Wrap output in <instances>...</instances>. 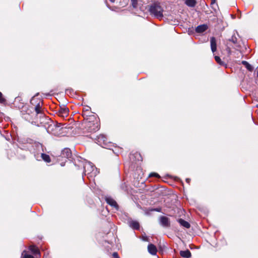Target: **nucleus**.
<instances>
[{"label":"nucleus","mask_w":258,"mask_h":258,"mask_svg":"<svg viewBox=\"0 0 258 258\" xmlns=\"http://www.w3.org/2000/svg\"><path fill=\"white\" fill-rule=\"evenodd\" d=\"M62 127L60 124L55 123H51L47 127V132L50 134L55 136H61L62 135Z\"/></svg>","instance_id":"obj_1"},{"label":"nucleus","mask_w":258,"mask_h":258,"mask_svg":"<svg viewBox=\"0 0 258 258\" xmlns=\"http://www.w3.org/2000/svg\"><path fill=\"white\" fill-rule=\"evenodd\" d=\"M149 12L157 18L163 17V9L159 3H155L150 6Z\"/></svg>","instance_id":"obj_2"},{"label":"nucleus","mask_w":258,"mask_h":258,"mask_svg":"<svg viewBox=\"0 0 258 258\" xmlns=\"http://www.w3.org/2000/svg\"><path fill=\"white\" fill-rule=\"evenodd\" d=\"M30 103L32 107L34 108L36 114L41 113V107L42 105V101L40 99L34 97L31 99Z\"/></svg>","instance_id":"obj_3"},{"label":"nucleus","mask_w":258,"mask_h":258,"mask_svg":"<svg viewBox=\"0 0 258 258\" xmlns=\"http://www.w3.org/2000/svg\"><path fill=\"white\" fill-rule=\"evenodd\" d=\"M84 172L85 174L90 175V176H96L97 170L91 163H86L84 165Z\"/></svg>","instance_id":"obj_4"},{"label":"nucleus","mask_w":258,"mask_h":258,"mask_svg":"<svg viewBox=\"0 0 258 258\" xmlns=\"http://www.w3.org/2000/svg\"><path fill=\"white\" fill-rule=\"evenodd\" d=\"M86 126L90 132H96L99 128V125L97 121L93 123H91V122L89 121L87 123Z\"/></svg>","instance_id":"obj_5"},{"label":"nucleus","mask_w":258,"mask_h":258,"mask_svg":"<svg viewBox=\"0 0 258 258\" xmlns=\"http://www.w3.org/2000/svg\"><path fill=\"white\" fill-rule=\"evenodd\" d=\"M69 108L63 106L62 107H60V108L58 110L57 114L59 116L64 118L68 116L69 115Z\"/></svg>","instance_id":"obj_6"},{"label":"nucleus","mask_w":258,"mask_h":258,"mask_svg":"<svg viewBox=\"0 0 258 258\" xmlns=\"http://www.w3.org/2000/svg\"><path fill=\"white\" fill-rule=\"evenodd\" d=\"M96 140L97 143L102 147L105 145L107 143V138L104 135H100L97 136Z\"/></svg>","instance_id":"obj_7"},{"label":"nucleus","mask_w":258,"mask_h":258,"mask_svg":"<svg viewBox=\"0 0 258 258\" xmlns=\"http://www.w3.org/2000/svg\"><path fill=\"white\" fill-rule=\"evenodd\" d=\"M160 223L164 227H169L170 226L169 219L165 216H161L160 217Z\"/></svg>","instance_id":"obj_8"},{"label":"nucleus","mask_w":258,"mask_h":258,"mask_svg":"<svg viewBox=\"0 0 258 258\" xmlns=\"http://www.w3.org/2000/svg\"><path fill=\"white\" fill-rule=\"evenodd\" d=\"M29 250L36 256V258L40 257V253L39 249L34 245H31L29 248Z\"/></svg>","instance_id":"obj_9"},{"label":"nucleus","mask_w":258,"mask_h":258,"mask_svg":"<svg viewBox=\"0 0 258 258\" xmlns=\"http://www.w3.org/2000/svg\"><path fill=\"white\" fill-rule=\"evenodd\" d=\"M105 200L107 204L115 208L116 210H118V206L115 200L110 197L106 198Z\"/></svg>","instance_id":"obj_10"},{"label":"nucleus","mask_w":258,"mask_h":258,"mask_svg":"<svg viewBox=\"0 0 258 258\" xmlns=\"http://www.w3.org/2000/svg\"><path fill=\"white\" fill-rule=\"evenodd\" d=\"M61 156L66 158H70L72 156V152L70 149L65 148L61 152Z\"/></svg>","instance_id":"obj_11"},{"label":"nucleus","mask_w":258,"mask_h":258,"mask_svg":"<svg viewBox=\"0 0 258 258\" xmlns=\"http://www.w3.org/2000/svg\"><path fill=\"white\" fill-rule=\"evenodd\" d=\"M211 48L212 51L214 53L217 50V42L215 37H212L210 39Z\"/></svg>","instance_id":"obj_12"},{"label":"nucleus","mask_w":258,"mask_h":258,"mask_svg":"<svg viewBox=\"0 0 258 258\" xmlns=\"http://www.w3.org/2000/svg\"><path fill=\"white\" fill-rule=\"evenodd\" d=\"M148 252L152 255L156 254L157 250L156 247L153 244H149L148 246Z\"/></svg>","instance_id":"obj_13"},{"label":"nucleus","mask_w":258,"mask_h":258,"mask_svg":"<svg viewBox=\"0 0 258 258\" xmlns=\"http://www.w3.org/2000/svg\"><path fill=\"white\" fill-rule=\"evenodd\" d=\"M208 28V26L206 24L201 25L196 28V31L197 33H202L207 30Z\"/></svg>","instance_id":"obj_14"},{"label":"nucleus","mask_w":258,"mask_h":258,"mask_svg":"<svg viewBox=\"0 0 258 258\" xmlns=\"http://www.w3.org/2000/svg\"><path fill=\"white\" fill-rule=\"evenodd\" d=\"M129 225L134 229H139L140 228V224L139 222L136 221H131L129 222Z\"/></svg>","instance_id":"obj_15"},{"label":"nucleus","mask_w":258,"mask_h":258,"mask_svg":"<svg viewBox=\"0 0 258 258\" xmlns=\"http://www.w3.org/2000/svg\"><path fill=\"white\" fill-rule=\"evenodd\" d=\"M180 255L184 258H189L191 256V253L189 250L180 251Z\"/></svg>","instance_id":"obj_16"},{"label":"nucleus","mask_w":258,"mask_h":258,"mask_svg":"<svg viewBox=\"0 0 258 258\" xmlns=\"http://www.w3.org/2000/svg\"><path fill=\"white\" fill-rule=\"evenodd\" d=\"M178 222L181 226L185 228H189L190 227L189 223L182 219H179L178 220Z\"/></svg>","instance_id":"obj_17"},{"label":"nucleus","mask_w":258,"mask_h":258,"mask_svg":"<svg viewBox=\"0 0 258 258\" xmlns=\"http://www.w3.org/2000/svg\"><path fill=\"white\" fill-rule=\"evenodd\" d=\"M185 3L189 7H194L196 5L197 2L196 0H185Z\"/></svg>","instance_id":"obj_18"},{"label":"nucleus","mask_w":258,"mask_h":258,"mask_svg":"<svg viewBox=\"0 0 258 258\" xmlns=\"http://www.w3.org/2000/svg\"><path fill=\"white\" fill-rule=\"evenodd\" d=\"M242 63L245 67V68L249 71L251 72L253 71V67L246 61L243 60L242 61Z\"/></svg>","instance_id":"obj_19"},{"label":"nucleus","mask_w":258,"mask_h":258,"mask_svg":"<svg viewBox=\"0 0 258 258\" xmlns=\"http://www.w3.org/2000/svg\"><path fill=\"white\" fill-rule=\"evenodd\" d=\"M41 157L45 162L47 163H49L50 162V158L49 155L42 153L41 154Z\"/></svg>","instance_id":"obj_20"},{"label":"nucleus","mask_w":258,"mask_h":258,"mask_svg":"<svg viewBox=\"0 0 258 258\" xmlns=\"http://www.w3.org/2000/svg\"><path fill=\"white\" fill-rule=\"evenodd\" d=\"M215 59L216 62L220 65L222 66L224 64V62L221 60V58L219 56H215Z\"/></svg>","instance_id":"obj_21"},{"label":"nucleus","mask_w":258,"mask_h":258,"mask_svg":"<svg viewBox=\"0 0 258 258\" xmlns=\"http://www.w3.org/2000/svg\"><path fill=\"white\" fill-rule=\"evenodd\" d=\"M229 41L232 42L234 44H236L237 43V38L234 36H232L231 38L229 39Z\"/></svg>","instance_id":"obj_22"},{"label":"nucleus","mask_w":258,"mask_h":258,"mask_svg":"<svg viewBox=\"0 0 258 258\" xmlns=\"http://www.w3.org/2000/svg\"><path fill=\"white\" fill-rule=\"evenodd\" d=\"M25 252V251H23L22 255H23V258H34L33 256L30 254H28L27 253L24 254Z\"/></svg>","instance_id":"obj_23"},{"label":"nucleus","mask_w":258,"mask_h":258,"mask_svg":"<svg viewBox=\"0 0 258 258\" xmlns=\"http://www.w3.org/2000/svg\"><path fill=\"white\" fill-rule=\"evenodd\" d=\"M132 5L134 8H136L137 7L138 5V1L137 0H131Z\"/></svg>","instance_id":"obj_24"},{"label":"nucleus","mask_w":258,"mask_h":258,"mask_svg":"<svg viewBox=\"0 0 258 258\" xmlns=\"http://www.w3.org/2000/svg\"><path fill=\"white\" fill-rule=\"evenodd\" d=\"M5 101V99L2 97V94L0 92V102L2 103Z\"/></svg>","instance_id":"obj_25"},{"label":"nucleus","mask_w":258,"mask_h":258,"mask_svg":"<svg viewBox=\"0 0 258 258\" xmlns=\"http://www.w3.org/2000/svg\"><path fill=\"white\" fill-rule=\"evenodd\" d=\"M150 176L159 177V175L157 173H153L150 174Z\"/></svg>","instance_id":"obj_26"},{"label":"nucleus","mask_w":258,"mask_h":258,"mask_svg":"<svg viewBox=\"0 0 258 258\" xmlns=\"http://www.w3.org/2000/svg\"><path fill=\"white\" fill-rule=\"evenodd\" d=\"M151 211H157V212H160L161 209H160V208L154 209H152Z\"/></svg>","instance_id":"obj_27"},{"label":"nucleus","mask_w":258,"mask_h":258,"mask_svg":"<svg viewBox=\"0 0 258 258\" xmlns=\"http://www.w3.org/2000/svg\"><path fill=\"white\" fill-rule=\"evenodd\" d=\"M113 255L115 258H118L117 253L116 252H114Z\"/></svg>","instance_id":"obj_28"},{"label":"nucleus","mask_w":258,"mask_h":258,"mask_svg":"<svg viewBox=\"0 0 258 258\" xmlns=\"http://www.w3.org/2000/svg\"><path fill=\"white\" fill-rule=\"evenodd\" d=\"M216 0H211V5H214L215 3Z\"/></svg>","instance_id":"obj_29"},{"label":"nucleus","mask_w":258,"mask_h":258,"mask_svg":"<svg viewBox=\"0 0 258 258\" xmlns=\"http://www.w3.org/2000/svg\"><path fill=\"white\" fill-rule=\"evenodd\" d=\"M189 181H190V179H189V178H187V179H186V181L187 183H189Z\"/></svg>","instance_id":"obj_30"},{"label":"nucleus","mask_w":258,"mask_h":258,"mask_svg":"<svg viewBox=\"0 0 258 258\" xmlns=\"http://www.w3.org/2000/svg\"><path fill=\"white\" fill-rule=\"evenodd\" d=\"M227 51H228V53H229V54H230V53H231V51H230V48H228Z\"/></svg>","instance_id":"obj_31"},{"label":"nucleus","mask_w":258,"mask_h":258,"mask_svg":"<svg viewBox=\"0 0 258 258\" xmlns=\"http://www.w3.org/2000/svg\"><path fill=\"white\" fill-rule=\"evenodd\" d=\"M111 3H114L115 0H109Z\"/></svg>","instance_id":"obj_32"}]
</instances>
